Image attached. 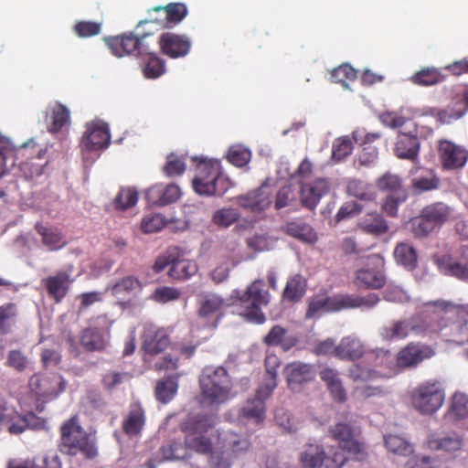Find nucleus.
I'll return each mask as SVG.
<instances>
[{"label":"nucleus","instance_id":"f257e3e1","mask_svg":"<svg viewBox=\"0 0 468 468\" xmlns=\"http://www.w3.org/2000/svg\"><path fill=\"white\" fill-rule=\"evenodd\" d=\"M215 420L207 414H197L187 417L180 424L185 434L184 442L172 441L160 448L164 461L187 459L190 452L208 455L214 449Z\"/></svg>","mask_w":468,"mask_h":468},{"label":"nucleus","instance_id":"f03ea898","mask_svg":"<svg viewBox=\"0 0 468 468\" xmlns=\"http://www.w3.org/2000/svg\"><path fill=\"white\" fill-rule=\"evenodd\" d=\"M231 300L236 313L246 321L257 324H262L266 321L261 309L269 304L270 293L264 290L263 280H255L244 292L233 291Z\"/></svg>","mask_w":468,"mask_h":468},{"label":"nucleus","instance_id":"7ed1b4c3","mask_svg":"<svg viewBox=\"0 0 468 468\" xmlns=\"http://www.w3.org/2000/svg\"><path fill=\"white\" fill-rule=\"evenodd\" d=\"M200 402L207 406H218L231 397L232 381L223 367H207L199 377Z\"/></svg>","mask_w":468,"mask_h":468},{"label":"nucleus","instance_id":"20e7f679","mask_svg":"<svg viewBox=\"0 0 468 468\" xmlns=\"http://www.w3.org/2000/svg\"><path fill=\"white\" fill-rule=\"evenodd\" d=\"M197 175L192 181L195 192L200 196H223L229 188V181L222 176L218 160L194 157Z\"/></svg>","mask_w":468,"mask_h":468},{"label":"nucleus","instance_id":"39448f33","mask_svg":"<svg viewBox=\"0 0 468 468\" xmlns=\"http://www.w3.org/2000/svg\"><path fill=\"white\" fill-rule=\"evenodd\" d=\"M51 161L48 145H39L34 139H29L16 151V165L27 179L33 180L45 172Z\"/></svg>","mask_w":468,"mask_h":468},{"label":"nucleus","instance_id":"423d86ee","mask_svg":"<svg viewBox=\"0 0 468 468\" xmlns=\"http://www.w3.org/2000/svg\"><path fill=\"white\" fill-rule=\"evenodd\" d=\"M60 451L69 455L80 452L91 459L97 455V448L89 434L78 424L76 417L70 418L61 426Z\"/></svg>","mask_w":468,"mask_h":468},{"label":"nucleus","instance_id":"0eeeda50","mask_svg":"<svg viewBox=\"0 0 468 468\" xmlns=\"http://www.w3.org/2000/svg\"><path fill=\"white\" fill-rule=\"evenodd\" d=\"M451 207L443 202H435L424 207L418 217L411 218L409 227L415 238H426L441 228L451 217Z\"/></svg>","mask_w":468,"mask_h":468},{"label":"nucleus","instance_id":"6e6552de","mask_svg":"<svg viewBox=\"0 0 468 468\" xmlns=\"http://www.w3.org/2000/svg\"><path fill=\"white\" fill-rule=\"evenodd\" d=\"M298 461L303 468H342L347 458L339 451L327 453L322 444L308 442L302 447Z\"/></svg>","mask_w":468,"mask_h":468},{"label":"nucleus","instance_id":"1a4fd4ad","mask_svg":"<svg viewBox=\"0 0 468 468\" xmlns=\"http://www.w3.org/2000/svg\"><path fill=\"white\" fill-rule=\"evenodd\" d=\"M348 377L353 382L356 383L353 388V397L356 399L364 400L381 396L384 393L382 387L371 385L370 382L388 378V376L374 368L365 367L360 364H354L348 369Z\"/></svg>","mask_w":468,"mask_h":468},{"label":"nucleus","instance_id":"9d476101","mask_svg":"<svg viewBox=\"0 0 468 468\" xmlns=\"http://www.w3.org/2000/svg\"><path fill=\"white\" fill-rule=\"evenodd\" d=\"M444 389L438 380H428L418 385L411 392L413 407L422 414H432L443 404Z\"/></svg>","mask_w":468,"mask_h":468},{"label":"nucleus","instance_id":"9b49d317","mask_svg":"<svg viewBox=\"0 0 468 468\" xmlns=\"http://www.w3.org/2000/svg\"><path fill=\"white\" fill-rule=\"evenodd\" d=\"M331 436L338 442L339 448L353 459L364 461L367 458V447L362 441L359 433L348 423L338 422L330 429Z\"/></svg>","mask_w":468,"mask_h":468},{"label":"nucleus","instance_id":"f8f14e48","mask_svg":"<svg viewBox=\"0 0 468 468\" xmlns=\"http://www.w3.org/2000/svg\"><path fill=\"white\" fill-rule=\"evenodd\" d=\"M110 142L111 134L107 123L101 121L88 122L80 143L83 159L89 160L91 154L106 149Z\"/></svg>","mask_w":468,"mask_h":468},{"label":"nucleus","instance_id":"ddd939ff","mask_svg":"<svg viewBox=\"0 0 468 468\" xmlns=\"http://www.w3.org/2000/svg\"><path fill=\"white\" fill-rule=\"evenodd\" d=\"M197 316L204 321V325L215 329L224 315L227 303L218 294L214 292H202L198 294Z\"/></svg>","mask_w":468,"mask_h":468},{"label":"nucleus","instance_id":"4468645a","mask_svg":"<svg viewBox=\"0 0 468 468\" xmlns=\"http://www.w3.org/2000/svg\"><path fill=\"white\" fill-rule=\"evenodd\" d=\"M28 386L39 399H53L65 389L66 382L62 376L56 373L35 374L29 378Z\"/></svg>","mask_w":468,"mask_h":468},{"label":"nucleus","instance_id":"2eb2a0df","mask_svg":"<svg viewBox=\"0 0 468 468\" xmlns=\"http://www.w3.org/2000/svg\"><path fill=\"white\" fill-rule=\"evenodd\" d=\"M274 389L273 382L270 386H260L253 398L246 400L239 410V417L250 420L256 424H261L265 420L266 400L271 397Z\"/></svg>","mask_w":468,"mask_h":468},{"label":"nucleus","instance_id":"dca6fc26","mask_svg":"<svg viewBox=\"0 0 468 468\" xmlns=\"http://www.w3.org/2000/svg\"><path fill=\"white\" fill-rule=\"evenodd\" d=\"M42 421L34 413L20 415L7 407L6 402L0 399V426L8 425L11 434H20L27 428H37Z\"/></svg>","mask_w":468,"mask_h":468},{"label":"nucleus","instance_id":"f3484780","mask_svg":"<svg viewBox=\"0 0 468 468\" xmlns=\"http://www.w3.org/2000/svg\"><path fill=\"white\" fill-rule=\"evenodd\" d=\"M438 154L442 168L445 170L461 169L468 160V151L449 140L439 142Z\"/></svg>","mask_w":468,"mask_h":468},{"label":"nucleus","instance_id":"a211bd4d","mask_svg":"<svg viewBox=\"0 0 468 468\" xmlns=\"http://www.w3.org/2000/svg\"><path fill=\"white\" fill-rule=\"evenodd\" d=\"M170 345V336L165 328L147 324L142 335V350L144 356H157Z\"/></svg>","mask_w":468,"mask_h":468},{"label":"nucleus","instance_id":"6ab92c4d","mask_svg":"<svg viewBox=\"0 0 468 468\" xmlns=\"http://www.w3.org/2000/svg\"><path fill=\"white\" fill-rule=\"evenodd\" d=\"M434 350L426 345L409 343L397 354V365L400 368L413 367L434 356Z\"/></svg>","mask_w":468,"mask_h":468},{"label":"nucleus","instance_id":"aec40b11","mask_svg":"<svg viewBox=\"0 0 468 468\" xmlns=\"http://www.w3.org/2000/svg\"><path fill=\"white\" fill-rule=\"evenodd\" d=\"M158 44L162 54L171 58H183L191 48V41L186 36L172 32L161 34Z\"/></svg>","mask_w":468,"mask_h":468},{"label":"nucleus","instance_id":"412c9836","mask_svg":"<svg viewBox=\"0 0 468 468\" xmlns=\"http://www.w3.org/2000/svg\"><path fill=\"white\" fill-rule=\"evenodd\" d=\"M288 386L292 388H297L311 382L315 378V369L314 365L294 361L285 366L283 370Z\"/></svg>","mask_w":468,"mask_h":468},{"label":"nucleus","instance_id":"4be33fe9","mask_svg":"<svg viewBox=\"0 0 468 468\" xmlns=\"http://www.w3.org/2000/svg\"><path fill=\"white\" fill-rule=\"evenodd\" d=\"M181 197V189L176 184L166 186L154 185L145 192V198L151 205L165 206L176 202Z\"/></svg>","mask_w":468,"mask_h":468},{"label":"nucleus","instance_id":"5701e85b","mask_svg":"<svg viewBox=\"0 0 468 468\" xmlns=\"http://www.w3.org/2000/svg\"><path fill=\"white\" fill-rule=\"evenodd\" d=\"M330 191L328 180L319 178L312 183L303 184L301 187V200L303 205L314 209L320 199Z\"/></svg>","mask_w":468,"mask_h":468},{"label":"nucleus","instance_id":"b1692460","mask_svg":"<svg viewBox=\"0 0 468 468\" xmlns=\"http://www.w3.org/2000/svg\"><path fill=\"white\" fill-rule=\"evenodd\" d=\"M420 152V140L416 134L400 132L394 146V154L399 159L415 162Z\"/></svg>","mask_w":468,"mask_h":468},{"label":"nucleus","instance_id":"393cba45","mask_svg":"<svg viewBox=\"0 0 468 468\" xmlns=\"http://www.w3.org/2000/svg\"><path fill=\"white\" fill-rule=\"evenodd\" d=\"M237 202L240 207L252 212H261L271 205V199L267 188L260 187L238 197Z\"/></svg>","mask_w":468,"mask_h":468},{"label":"nucleus","instance_id":"a878e982","mask_svg":"<svg viewBox=\"0 0 468 468\" xmlns=\"http://www.w3.org/2000/svg\"><path fill=\"white\" fill-rule=\"evenodd\" d=\"M145 423L144 411L139 403H133L122 420V431L130 438L141 435Z\"/></svg>","mask_w":468,"mask_h":468},{"label":"nucleus","instance_id":"bb28decb","mask_svg":"<svg viewBox=\"0 0 468 468\" xmlns=\"http://www.w3.org/2000/svg\"><path fill=\"white\" fill-rule=\"evenodd\" d=\"M43 283L49 297L56 303H60L69 292L71 280L66 271H58L56 275L46 278Z\"/></svg>","mask_w":468,"mask_h":468},{"label":"nucleus","instance_id":"cd10ccee","mask_svg":"<svg viewBox=\"0 0 468 468\" xmlns=\"http://www.w3.org/2000/svg\"><path fill=\"white\" fill-rule=\"evenodd\" d=\"M263 344L268 346H280L284 352L294 347L299 339L296 335H287V330L281 325H274L263 337Z\"/></svg>","mask_w":468,"mask_h":468},{"label":"nucleus","instance_id":"c85d7f7f","mask_svg":"<svg viewBox=\"0 0 468 468\" xmlns=\"http://www.w3.org/2000/svg\"><path fill=\"white\" fill-rule=\"evenodd\" d=\"M108 343V334L97 327L85 328L80 335V345L88 352L101 351Z\"/></svg>","mask_w":468,"mask_h":468},{"label":"nucleus","instance_id":"c756f323","mask_svg":"<svg viewBox=\"0 0 468 468\" xmlns=\"http://www.w3.org/2000/svg\"><path fill=\"white\" fill-rule=\"evenodd\" d=\"M365 346L356 337H344L336 346V357L341 360L355 361L361 358L365 354Z\"/></svg>","mask_w":468,"mask_h":468},{"label":"nucleus","instance_id":"7c9ffc66","mask_svg":"<svg viewBox=\"0 0 468 468\" xmlns=\"http://www.w3.org/2000/svg\"><path fill=\"white\" fill-rule=\"evenodd\" d=\"M197 271V262L193 260L181 258L180 250L177 248L175 261L168 271L169 277L173 280L184 281L196 275Z\"/></svg>","mask_w":468,"mask_h":468},{"label":"nucleus","instance_id":"2f4dec72","mask_svg":"<svg viewBox=\"0 0 468 468\" xmlns=\"http://www.w3.org/2000/svg\"><path fill=\"white\" fill-rule=\"evenodd\" d=\"M342 294L334 296L317 297L309 302L306 318H313L320 311L338 312L343 310Z\"/></svg>","mask_w":468,"mask_h":468},{"label":"nucleus","instance_id":"473e14b6","mask_svg":"<svg viewBox=\"0 0 468 468\" xmlns=\"http://www.w3.org/2000/svg\"><path fill=\"white\" fill-rule=\"evenodd\" d=\"M283 230L289 236L305 243L312 244L317 240V235L314 229L301 218L287 222Z\"/></svg>","mask_w":468,"mask_h":468},{"label":"nucleus","instance_id":"72a5a7b5","mask_svg":"<svg viewBox=\"0 0 468 468\" xmlns=\"http://www.w3.org/2000/svg\"><path fill=\"white\" fill-rule=\"evenodd\" d=\"M19 320V308L16 303L0 305V335L12 334Z\"/></svg>","mask_w":468,"mask_h":468},{"label":"nucleus","instance_id":"f704fd0d","mask_svg":"<svg viewBox=\"0 0 468 468\" xmlns=\"http://www.w3.org/2000/svg\"><path fill=\"white\" fill-rule=\"evenodd\" d=\"M142 70L146 79H157L165 72V61L150 48L143 53Z\"/></svg>","mask_w":468,"mask_h":468},{"label":"nucleus","instance_id":"c9c22d12","mask_svg":"<svg viewBox=\"0 0 468 468\" xmlns=\"http://www.w3.org/2000/svg\"><path fill=\"white\" fill-rule=\"evenodd\" d=\"M149 33H142L141 37H137L133 33L122 34L119 36V47L126 55L141 56L149 49V46L144 43V38Z\"/></svg>","mask_w":468,"mask_h":468},{"label":"nucleus","instance_id":"e433bc0d","mask_svg":"<svg viewBox=\"0 0 468 468\" xmlns=\"http://www.w3.org/2000/svg\"><path fill=\"white\" fill-rule=\"evenodd\" d=\"M181 376V373H176L165 377L156 383L154 393L158 401L165 404L174 399L177 393L178 379Z\"/></svg>","mask_w":468,"mask_h":468},{"label":"nucleus","instance_id":"4c0bfd02","mask_svg":"<svg viewBox=\"0 0 468 468\" xmlns=\"http://www.w3.org/2000/svg\"><path fill=\"white\" fill-rule=\"evenodd\" d=\"M156 14L165 15L167 28H172L179 24L187 16V7L183 3H170L165 6L153 7Z\"/></svg>","mask_w":468,"mask_h":468},{"label":"nucleus","instance_id":"58836bf2","mask_svg":"<svg viewBox=\"0 0 468 468\" xmlns=\"http://www.w3.org/2000/svg\"><path fill=\"white\" fill-rule=\"evenodd\" d=\"M410 322V332H414L419 335L428 333H438L446 324H441L439 319V315H429L425 318L415 316L408 319Z\"/></svg>","mask_w":468,"mask_h":468},{"label":"nucleus","instance_id":"ea45409f","mask_svg":"<svg viewBox=\"0 0 468 468\" xmlns=\"http://www.w3.org/2000/svg\"><path fill=\"white\" fill-rule=\"evenodd\" d=\"M410 335V322L408 319L395 320L384 325L379 330L382 340L387 342L403 340Z\"/></svg>","mask_w":468,"mask_h":468},{"label":"nucleus","instance_id":"a19ab883","mask_svg":"<svg viewBox=\"0 0 468 468\" xmlns=\"http://www.w3.org/2000/svg\"><path fill=\"white\" fill-rule=\"evenodd\" d=\"M386 282L385 276L373 269H360L356 272L355 283L367 289H379Z\"/></svg>","mask_w":468,"mask_h":468},{"label":"nucleus","instance_id":"79ce46f5","mask_svg":"<svg viewBox=\"0 0 468 468\" xmlns=\"http://www.w3.org/2000/svg\"><path fill=\"white\" fill-rule=\"evenodd\" d=\"M358 226L364 232L375 236H380L388 231V225L387 221L378 213H369L366 215L361 219Z\"/></svg>","mask_w":468,"mask_h":468},{"label":"nucleus","instance_id":"37998d69","mask_svg":"<svg viewBox=\"0 0 468 468\" xmlns=\"http://www.w3.org/2000/svg\"><path fill=\"white\" fill-rule=\"evenodd\" d=\"M427 443L431 450H442L445 452L459 451L463 444V439L455 433L441 438L436 435H431Z\"/></svg>","mask_w":468,"mask_h":468},{"label":"nucleus","instance_id":"c03bdc74","mask_svg":"<svg viewBox=\"0 0 468 468\" xmlns=\"http://www.w3.org/2000/svg\"><path fill=\"white\" fill-rule=\"evenodd\" d=\"M16 151L9 138L0 133V178L8 172L9 166L16 165Z\"/></svg>","mask_w":468,"mask_h":468},{"label":"nucleus","instance_id":"a18cd8bd","mask_svg":"<svg viewBox=\"0 0 468 468\" xmlns=\"http://www.w3.org/2000/svg\"><path fill=\"white\" fill-rule=\"evenodd\" d=\"M305 291L306 280L301 274H295L287 281L282 297L288 302L296 303L303 297Z\"/></svg>","mask_w":468,"mask_h":468},{"label":"nucleus","instance_id":"49530a36","mask_svg":"<svg viewBox=\"0 0 468 468\" xmlns=\"http://www.w3.org/2000/svg\"><path fill=\"white\" fill-rule=\"evenodd\" d=\"M444 79V75L439 69L426 67L414 73L410 80L418 86H432L442 82Z\"/></svg>","mask_w":468,"mask_h":468},{"label":"nucleus","instance_id":"de8ad7c7","mask_svg":"<svg viewBox=\"0 0 468 468\" xmlns=\"http://www.w3.org/2000/svg\"><path fill=\"white\" fill-rule=\"evenodd\" d=\"M396 262L406 269L413 270L417 266V252L409 243L400 242L394 249Z\"/></svg>","mask_w":468,"mask_h":468},{"label":"nucleus","instance_id":"09e8293b","mask_svg":"<svg viewBox=\"0 0 468 468\" xmlns=\"http://www.w3.org/2000/svg\"><path fill=\"white\" fill-rule=\"evenodd\" d=\"M35 229L41 236L42 243L50 250H58L64 245L62 243V234L58 229L46 227L37 222L35 225Z\"/></svg>","mask_w":468,"mask_h":468},{"label":"nucleus","instance_id":"8fccbe9b","mask_svg":"<svg viewBox=\"0 0 468 468\" xmlns=\"http://www.w3.org/2000/svg\"><path fill=\"white\" fill-rule=\"evenodd\" d=\"M380 299L376 293H369L366 296H359L356 294H342L343 309L351 308H373L378 303Z\"/></svg>","mask_w":468,"mask_h":468},{"label":"nucleus","instance_id":"3c124183","mask_svg":"<svg viewBox=\"0 0 468 468\" xmlns=\"http://www.w3.org/2000/svg\"><path fill=\"white\" fill-rule=\"evenodd\" d=\"M445 417L452 421L468 418V396L455 393Z\"/></svg>","mask_w":468,"mask_h":468},{"label":"nucleus","instance_id":"603ef678","mask_svg":"<svg viewBox=\"0 0 468 468\" xmlns=\"http://www.w3.org/2000/svg\"><path fill=\"white\" fill-rule=\"evenodd\" d=\"M376 186L382 192H388L390 195H399L407 193L403 186L401 178L390 172L385 173L376 181Z\"/></svg>","mask_w":468,"mask_h":468},{"label":"nucleus","instance_id":"864d4df0","mask_svg":"<svg viewBox=\"0 0 468 468\" xmlns=\"http://www.w3.org/2000/svg\"><path fill=\"white\" fill-rule=\"evenodd\" d=\"M50 123L48 127V132L52 133H58L64 126L69 123L70 114L68 108L60 102L56 104L51 109Z\"/></svg>","mask_w":468,"mask_h":468},{"label":"nucleus","instance_id":"5fc2aeb1","mask_svg":"<svg viewBox=\"0 0 468 468\" xmlns=\"http://www.w3.org/2000/svg\"><path fill=\"white\" fill-rule=\"evenodd\" d=\"M384 441L386 448L394 454L407 456L413 452L412 445L399 435H387Z\"/></svg>","mask_w":468,"mask_h":468},{"label":"nucleus","instance_id":"6e6d98bb","mask_svg":"<svg viewBox=\"0 0 468 468\" xmlns=\"http://www.w3.org/2000/svg\"><path fill=\"white\" fill-rule=\"evenodd\" d=\"M466 113V108L458 101L453 106H448L446 109L439 110L433 115L441 124H450L453 121L461 119Z\"/></svg>","mask_w":468,"mask_h":468},{"label":"nucleus","instance_id":"4d7b16f0","mask_svg":"<svg viewBox=\"0 0 468 468\" xmlns=\"http://www.w3.org/2000/svg\"><path fill=\"white\" fill-rule=\"evenodd\" d=\"M440 180L431 172H427L426 175L416 176L411 180V187L415 193H422L436 189L439 186Z\"/></svg>","mask_w":468,"mask_h":468},{"label":"nucleus","instance_id":"13d9d810","mask_svg":"<svg viewBox=\"0 0 468 468\" xmlns=\"http://www.w3.org/2000/svg\"><path fill=\"white\" fill-rule=\"evenodd\" d=\"M250 443L248 439L238 436L237 434H229L224 440V448L227 449L235 458L239 454L246 452L250 449Z\"/></svg>","mask_w":468,"mask_h":468},{"label":"nucleus","instance_id":"bf43d9fd","mask_svg":"<svg viewBox=\"0 0 468 468\" xmlns=\"http://www.w3.org/2000/svg\"><path fill=\"white\" fill-rule=\"evenodd\" d=\"M185 170L186 162L184 156H179L173 153L167 155L165 165L163 167V171L167 176H181Z\"/></svg>","mask_w":468,"mask_h":468},{"label":"nucleus","instance_id":"052dcab7","mask_svg":"<svg viewBox=\"0 0 468 468\" xmlns=\"http://www.w3.org/2000/svg\"><path fill=\"white\" fill-rule=\"evenodd\" d=\"M29 364L27 356L19 349L10 350L6 355L5 365L17 372H23Z\"/></svg>","mask_w":468,"mask_h":468},{"label":"nucleus","instance_id":"680f3d73","mask_svg":"<svg viewBox=\"0 0 468 468\" xmlns=\"http://www.w3.org/2000/svg\"><path fill=\"white\" fill-rule=\"evenodd\" d=\"M239 218V213L234 208H221L217 210L213 217L212 221L218 227H229Z\"/></svg>","mask_w":468,"mask_h":468},{"label":"nucleus","instance_id":"e2e57ef3","mask_svg":"<svg viewBox=\"0 0 468 468\" xmlns=\"http://www.w3.org/2000/svg\"><path fill=\"white\" fill-rule=\"evenodd\" d=\"M356 79V70L348 64H343L334 69L331 72V80L335 83H342L347 87L346 81H352Z\"/></svg>","mask_w":468,"mask_h":468},{"label":"nucleus","instance_id":"0e129e2a","mask_svg":"<svg viewBox=\"0 0 468 468\" xmlns=\"http://www.w3.org/2000/svg\"><path fill=\"white\" fill-rule=\"evenodd\" d=\"M165 223V218L159 213L146 215L141 222V230L144 233H154L161 230Z\"/></svg>","mask_w":468,"mask_h":468},{"label":"nucleus","instance_id":"69168bd1","mask_svg":"<svg viewBox=\"0 0 468 468\" xmlns=\"http://www.w3.org/2000/svg\"><path fill=\"white\" fill-rule=\"evenodd\" d=\"M209 464L212 468H230L233 456L232 454L223 447L222 451H211V453H208Z\"/></svg>","mask_w":468,"mask_h":468},{"label":"nucleus","instance_id":"338daca9","mask_svg":"<svg viewBox=\"0 0 468 468\" xmlns=\"http://www.w3.org/2000/svg\"><path fill=\"white\" fill-rule=\"evenodd\" d=\"M448 274L463 282H468V260L464 257L451 261L445 266Z\"/></svg>","mask_w":468,"mask_h":468},{"label":"nucleus","instance_id":"774afa93","mask_svg":"<svg viewBox=\"0 0 468 468\" xmlns=\"http://www.w3.org/2000/svg\"><path fill=\"white\" fill-rule=\"evenodd\" d=\"M73 31L79 37H90L100 34L101 24L92 21H78L73 27Z\"/></svg>","mask_w":468,"mask_h":468}]
</instances>
